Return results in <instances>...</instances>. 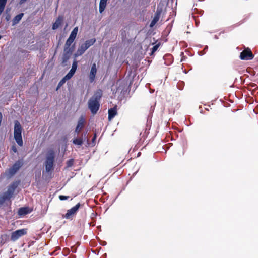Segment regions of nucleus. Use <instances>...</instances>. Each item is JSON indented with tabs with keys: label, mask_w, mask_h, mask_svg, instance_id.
Masks as SVG:
<instances>
[{
	"label": "nucleus",
	"mask_w": 258,
	"mask_h": 258,
	"mask_svg": "<svg viewBox=\"0 0 258 258\" xmlns=\"http://www.w3.org/2000/svg\"><path fill=\"white\" fill-rule=\"evenodd\" d=\"M137 87H138V86H137V85H136V86H134V88H133V92H134V91H135V90L136 89V88H137Z\"/></svg>",
	"instance_id": "nucleus-45"
},
{
	"label": "nucleus",
	"mask_w": 258,
	"mask_h": 258,
	"mask_svg": "<svg viewBox=\"0 0 258 258\" xmlns=\"http://www.w3.org/2000/svg\"><path fill=\"white\" fill-rule=\"evenodd\" d=\"M17 187V184L16 183H13L8 188L7 191L4 194V195L6 198L10 199L12 196L15 189Z\"/></svg>",
	"instance_id": "nucleus-11"
},
{
	"label": "nucleus",
	"mask_w": 258,
	"mask_h": 258,
	"mask_svg": "<svg viewBox=\"0 0 258 258\" xmlns=\"http://www.w3.org/2000/svg\"><path fill=\"white\" fill-rule=\"evenodd\" d=\"M139 146H139V145H138V144H135V147H134V149H133V152H134V151H136V150L138 148V147H139Z\"/></svg>",
	"instance_id": "nucleus-40"
},
{
	"label": "nucleus",
	"mask_w": 258,
	"mask_h": 258,
	"mask_svg": "<svg viewBox=\"0 0 258 258\" xmlns=\"http://www.w3.org/2000/svg\"><path fill=\"white\" fill-rule=\"evenodd\" d=\"M30 212L29 208L28 207H23L19 209L18 213L19 215L22 216L27 214Z\"/></svg>",
	"instance_id": "nucleus-17"
},
{
	"label": "nucleus",
	"mask_w": 258,
	"mask_h": 258,
	"mask_svg": "<svg viewBox=\"0 0 258 258\" xmlns=\"http://www.w3.org/2000/svg\"><path fill=\"white\" fill-rule=\"evenodd\" d=\"M95 41L96 40L95 39H91L90 40H86L85 43L82 44L78 48L75 54V56L77 57L82 55L89 47L94 44Z\"/></svg>",
	"instance_id": "nucleus-5"
},
{
	"label": "nucleus",
	"mask_w": 258,
	"mask_h": 258,
	"mask_svg": "<svg viewBox=\"0 0 258 258\" xmlns=\"http://www.w3.org/2000/svg\"><path fill=\"white\" fill-rule=\"evenodd\" d=\"M253 57L254 55L252 54L251 50L249 48L244 49L240 52L239 55L240 59L244 60H252Z\"/></svg>",
	"instance_id": "nucleus-7"
},
{
	"label": "nucleus",
	"mask_w": 258,
	"mask_h": 258,
	"mask_svg": "<svg viewBox=\"0 0 258 258\" xmlns=\"http://www.w3.org/2000/svg\"><path fill=\"white\" fill-rule=\"evenodd\" d=\"M62 21V18L59 17L56 20L55 22L53 24V25L52 26V29L53 30L57 29L59 27V26L60 25V24H61Z\"/></svg>",
	"instance_id": "nucleus-21"
},
{
	"label": "nucleus",
	"mask_w": 258,
	"mask_h": 258,
	"mask_svg": "<svg viewBox=\"0 0 258 258\" xmlns=\"http://www.w3.org/2000/svg\"><path fill=\"white\" fill-rule=\"evenodd\" d=\"M154 109H152V107L150 108V112L147 117V121L146 124V127L145 128L144 134L147 136L149 134V130L151 128L152 125V118L153 116V113Z\"/></svg>",
	"instance_id": "nucleus-8"
},
{
	"label": "nucleus",
	"mask_w": 258,
	"mask_h": 258,
	"mask_svg": "<svg viewBox=\"0 0 258 258\" xmlns=\"http://www.w3.org/2000/svg\"><path fill=\"white\" fill-rule=\"evenodd\" d=\"M206 110H207V111H209L208 108H206Z\"/></svg>",
	"instance_id": "nucleus-56"
},
{
	"label": "nucleus",
	"mask_w": 258,
	"mask_h": 258,
	"mask_svg": "<svg viewBox=\"0 0 258 258\" xmlns=\"http://www.w3.org/2000/svg\"><path fill=\"white\" fill-rule=\"evenodd\" d=\"M97 73V67L95 63L92 64L89 74V80L91 83H92L95 79L96 75Z\"/></svg>",
	"instance_id": "nucleus-12"
},
{
	"label": "nucleus",
	"mask_w": 258,
	"mask_h": 258,
	"mask_svg": "<svg viewBox=\"0 0 258 258\" xmlns=\"http://www.w3.org/2000/svg\"><path fill=\"white\" fill-rule=\"evenodd\" d=\"M69 166H71L72 164V161H69Z\"/></svg>",
	"instance_id": "nucleus-48"
},
{
	"label": "nucleus",
	"mask_w": 258,
	"mask_h": 258,
	"mask_svg": "<svg viewBox=\"0 0 258 258\" xmlns=\"http://www.w3.org/2000/svg\"><path fill=\"white\" fill-rule=\"evenodd\" d=\"M117 114L116 107L110 108L108 110V120L111 121Z\"/></svg>",
	"instance_id": "nucleus-16"
},
{
	"label": "nucleus",
	"mask_w": 258,
	"mask_h": 258,
	"mask_svg": "<svg viewBox=\"0 0 258 258\" xmlns=\"http://www.w3.org/2000/svg\"><path fill=\"white\" fill-rule=\"evenodd\" d=\"M163 11V5L160 6V3L157 5V10L154 14V16L151 20L149 26L152 28L154 27L155 24L158 22L159 20L161 14Z\"/></svg>",
	"instance_id": "nucleus-6"
},
{
	"label": "nucleus",
	"mask_w": 258,
	"mask_h": 258,
	"mask_svg": "<svg viewBox=\"0 0 258 258\" xmlns=\"http://www.w3.org/2000/svg\"><path fill=\"white\" fill-rule=\"evenodd\" d=\"M87 131L83 133L81 137H80V138H83V141H85L86 140V139H87Z\"/></svg>",
	"instance_id": "nucleus-35"
},
{
	"label": "nucleus",
	"mask_w": 258,
	"mask_h": 258,
	"mask_svg": "<svg viewBox=\"0 0 258 258\" xmlns=\"http://www.w3.org/2000/svg\"><path fill=\"white\" fill-rule=\"evenodd\" d=\"M102 95V92L101 90H98L88 101V108L93 114H96L99 109V101Z\"/></svg>",
	"instance_id": "nucleus-1"
},
{
	"label": "nucleus",
	"mask_w": 258,
	"mask_h": 258,
	"mask_svg": "<svg viewBox=\"0 0 258 258\" xmlns=\"http://www.w3.org/2000/svg\"><path fill=\"white\" fill-rule=\"evenodd\" d=\"M78 31V27H75L73 29V30H72V31L71 32V34L69 38L74 40L76 37L77 35Z\"/></svg>",
	"instance_id": "nucleus-19"
},
{
	"label": "nucleus",
	"mask_w": 258,
	"mask_h": 258,
	"mask_svg": "<svg viewBox=\"0 0 258 258\" xmlns=\"http://www.w3.org/2000/svg\"><path fill=\"white\" fill-rule=\"evenodd\" d=\"M8 9H7L5 11V19L7 21H9L11 19V15Z\"/></svg>",
	"instance_id": "nucleus-31"
},
{
	"label": "nucleus",
	"mask_w": 258,
	"mask_h": 258,
	"mask_svg": "<svg viewBox=\"0 0 258 258\" xmlns=\"http://www.w3.org/2000/svg\"><path fill=\"white\" fill-rule=\"evenodd\" d=\"M141 153L140 152L138 153L137 157H139L141 155Z\"/></svg>",
	"instance_id": "nucleus-50"
},
{
	"label": "nucleus",
	"mask_w": 258,
	"mask_h": 258,
	"mask_svg": "<svg viewBox=\"0 0 258 258\" xmlns=\"http://www.w3.org/2000/svg\"><path fill=\"white\" fill-rule=\"evenodd\" d=\"M107 3L100 1L99 3V12L102 13L105 10Z\"/></svg>",
	"instance_id": "nucleus-23"
},
{
	"label": "nucleus",
	"mask_w": 258,
	"mask_h": 258,
	"mask_svg": "<svg viewBox=\"0 0 258 258\" xmlns=\"http://www.w3.org/2000/svg\"><path fill=\"white\" fill-rule=\"evenodd\" d=\"M67 80H68V79H65V77H64V78L58 83V87H59L62 84H63Z\"/></svg>",
	"instance_id": "nucleus-34"
},
{
	"label": "nucleus",
	"mask_w": 258,
	"mask_h": 258,
	"mask_svg": "<svg viewBox=\"0 0 258 258\" xmlns=\"http://www.w3.org/2000/svg\"><path fill=\"white\" fill-rule=\"evenodd\" d=\"M187 58V57L185 56H183L181 57L180 62H183L185 60V59Z\"/></svg>",
	"instance_id": "nucleus-39"
},
{
	"label": "nucleus",
	"mask_w": 258,
	"mask_h": 258,
	"mask_svg": "<svg viewBox=\"0 0 258 258\" xmlns=\"http://www.w3.org/2000/svg\"><path fill=\"white\" fill-rule=\"evenodd\" d=\"M225 31H223L220 32L219 35H221V34L224 33Z\"/></svg>",
	"instance_id": "nucleus-51"
},
{
	"label": "nucleus",
	"mask_w": 258,
	"mask_h": 258,
	"mask_svg": "<svg viewBox=\"0 0 258 258\" xmlns=\"http://www.w3.org/2000/svg\"><path fill=\"white\" fill-rule=\"evenodd\" d=\"M160 45V44L158 43L153 46V47L151 49L150 55H152V54H153L158 50Z\"/></svg>",
	"instance_id": "nucleus-27"
},
{
	"label": "nucleus",
	"mask_w": 258,
	"mask_h": 258,
	"mask_svg": "<svg viewBox=\"0 0 258 258\" xmlns=\"http://www.w3.org/2000/svg\"><path fill=\"white\" fill-rule=\"evenodd\" d=\"M59 198L60 200H65L68 199L69 197L61 195V196H59Z\"/></svg>",
	"instance_id": "nucleus-36"
},
{
	"label": "nucleus",
	"mask_w": 258,
	"mask_h": 258,
	"mask_svg": "<svg viewBox=\"0 0 258 258\" xmlns=\"http://www.w3.org/2000/svg\"><path fill=\"white\" fill-rule=\"evenodd\" d=\"M131 41H132V40L130 39V43L131 42Z\"/></svg>",
	"instance_id": "nucleus-57"
},
{
	"label": "nucleus",
	"mask_w": 258,
	"mask_h": 258,
	"mask_svg": "<svg viewBox=\"0 0 258 258\" xmlns=\"http://www.w3.org/2000/svg\"><path fill=\"white\" fill-rule=\"evenodd\" d=\"M180 56H181V57H182V56H184V53H183V52H181L180 53Z\"/></svg>",
	"instance_id": "nucleus-49"
},
{
	"label": "nucleus",
	"mask_w": 258,
	"mask_h": 258,
	"mask_svg": "<svg viewBox=\"0 0 258 258\" xmlns=\"http://www.w3.org/2000/svg\"><path fill=\"white\" fill-rule=\"evenodd\" d=\"M100 1H102V2H106V3H107V1L108 0H100Z\"/></svg>",
	"instance_id": "nucleus-52"
},
{
	"label": "nucleus",
	"mask_w": 258,
	"mask_h": 258,
	"mask_svg": "<svg viewBox=\"0 0 258 258\" xmlns=\"http://www.w3.org/2000/svg\"><path fill=\"white\" fill-rule=\"evenodd\" d=\"M173 21L172 22H171L170 23L168 24L166 29L164 31V33L166 36L169 35V34H170V33L172 30V28L173 27Z\"/></svg>",
	"instance_id": "nucleus-20"
},
{
	"label": "nucleus",
	"mask_w": 258,
	"mask_h": 258,
	"mask_svg": "<svg viewBox=\"0 0 258 258\" xmlns=\"http://www.w3.org/2000/svg\"><path fill=\"white\" fill-rule=\"evenodd\" d=\"M83 142L84 141H83V138H80L74 139L73 140V143L74 144L79 145V146L83 144Z\"/></svg>",
	"instance_id": "nucleus-24"
},
{
	"label": "nucleus",
	"mask_w": 258,
	"mask_h": 258,
	"mask_svg": "<svg viewBox=\"0 0 258 258\" xmlns=\"http://www.w3.org/2000/svg\"><path fill=\"white\" fill-rule=\"evenodd\" d=\"M75 71L73 70L72 69H71L70 71L68 72V73L64 76L65 79H70L72 76L74 75L75 73Z\"/></svg>",
	"instance_id": "nucleus-26"
},
{
	"label": "nucleus",
	"mask_w": 258,
	"mask_h": 258,
	"mask_svg": "<svg viewBox=\"0 0 258 258\" xmlns=\"http://www.w3.org/2000/svg\"><path fill=\"white\" fill-rule=\"evenodd\" d=\"M197 46L198 47L201 48V47H202V45H201V44H198V45H197Z\"/></svg>",
	"instance_id": "nucleus-47"
},
{
	"label": "nucleus",
	"mask_w": 258,
	"mask_h": 258,
	"mask_svg": "<svg viewBox=\"0 0 258 258\" xmlns=\"http://www.w3.org/2000/svg\"><path fill=\"white\" fill-rule=\"evenodd\" d=\"M203 110H201V111H200V113H203Z\"/></svg>",
	"instance_id": "nucleus-55"
},
{
	"label": "nucleus",
	"mask_w": 258,
	"mask_h": 258,
	"mask_svg": "<svg viewBox=\"0 0 258 258\" xmlns=\"http://www.w3.org/2000/svg\"><path fill=\"white\" fill-rule=\"evenodd\" d=\"M27 0H20V3L21 4L24 3V2H25L26 1H27Z\"/></svg>",
	"instance_id": "nucleus-41"
},
{
	"label": "nucleus",
	"mask_w": 258,
	"mask_h": 258,
	"mask_svg": "<svg viewBox=\"0 0 258 258\" xmlns=\"http://www.w3.org/2000/svg\"><path fill=\"white\" fill-rule=\"evenodd\" d=\"M214 38L215 39H219V37H218V36L217 35H214Z\"/></svg>",
	"instance_id": "nucleus-43"
},
{
	"label": "nucleus",
	"mask_w": 258,
	"mask_h": 258,
	"mask_svg": "<svg viewBox=\"0 0 258 258\" xmlns=\"http://www.w3.org/2000/svg\"><path fill=\"white\" fill-rule=\"evenodd\" d=\"M22 128L20 122L18 120L15 121L14 137L16 142L20 146H22L23 144L22 137Z\"/></svg>",
	"instance_id": "nucleus-3"
},
{
	"label": "nucleus",
	"mask_w": 258,
	"mask_h": 258,
	"mask_svg": "<svg viewBox=\"0 0 258 258\" xmlns=\"http://www.w3.org/2000/svg\"><path fill=\"white\" fill-rule=\"evenodd\" d=\"M78 67V62L76 60H74L73 62L72 66L71 69L76 71V69Z\"/></svg>",
	"instance_id": "nucleus-32"
},
{
	"label": "nucleus",
	"mask_w": 258,
	"mask_h": 258,
	"mask_svg": "<svg viewBox=\"0 0 258 258\" xmlns=\"http://www.w3.org/2000/svg\"><path fill=\"white\" fill-rule=\"evenodd\" d=\"M6 200H9L6 198V197L3 195L0 197V205L2 204Z\"/></svg>",
	"instance_id": "nucleus-33"
},
{
	"label": "nucleus",
	"mask_w": 258,
	"mask_h": 258,
	"mask_svg": "<svg viewBox=\"0 0 258 258\" xmlns=\"http://www.w3.org/2000/svg\"><path fill=\"white\" fill-rule=\"evenodd\" d=\"M22 165L20 161H18L15 163L13 166L10 168L9 170V172L10 175H13L17 171L20 169Z\"/></svg>",
	"instance_id": "nucleus-13"
},
{
	"label": "nucleus",
	"mask_w": 258,
	"mask_h": 258,
	"mask_svg": "<svg viewBox=\"0 0 258 258\" xmlns=\"http://www.w3.org/2000/svg\"><path fill=\"white\" fill-rule=\"evenodd\" d=\"M26 233L27 230L26 229H22L16 230L12 233L11 236V240L13 241H15L20 237L25 235Z\"/></svg>",
	"instance_id": "nucleus-9"
},
{
	"label": "nucleus",
	"mask_w": 258,
	"mask_h": 258,
	"mask_svg": "<svg viewBox=\"0 0 258 258\" xmlns=\"http://www.w3.org/2000/svg\"><path fill=\"white\" fill-rule=\"evenodd\" d=\"M121 35H122V36L123 37H125L126 36V34H125V31H123V30H122L121 31Z\"/></svg>",
	"instance_id": "nucleus-38"
},
{
	"label": "nucleus",
	"mask_w": 258,
	"mask_h": 258,
	"mask_svg": "<svg viewBox=\"0 0 258 258\" xmlns=\"http://www.w3.org/2000/svg\"><path fill=\"white\" fill-rule=\"evenodd\" d=\"M208 49V46L207 45H206V46H205L203 50H202V51H198V54L199 56H202V55H204L206 53V52L207 51Z\"/></svg>",
	"instance_id": "nucleus-30"
},
{
	"label": "nucleus",
	"mask_w": 258,
	"mask_h": 258,
	"mask_svg": "<svg viewBox=\"0 0 258 258\" xmlns=\"http://www.w3.org/2000/svg\"><path fill=\"white\" fill-rule=\"evenodd\" d=\"M184 85H185V83L184 81H179L177 84V88L179 90H182L183 89Z\"/></svg>",
	"instance_id": "nucleus-28"
},
{
	"label": "nucleus",
	"mask_w": 258,
	"mask_h": 258,
	"mask_svg": "<svg viewBox=\"0 0 258 258\" xmlns=\"http://www.w3.org/2000/svg\"><path fill=\"white\" fill-rule=\"evenodd\" d=\"M7 0H0V15L4 10Z\"/></svg>",
	"instance_id": "nucleus-22"
},
{
	"label": "nucleus",
	"mask_w": 258,
	"mask_h": 258,
	"mask_svg": "<svg viewBox=\"0 0 258 258\" xmlns=\"http://www.w3.org/2000/svg\"><path fill=\"white\" fill-rule=\"evenodd\" d=\"M95 136H94V137L93 138V140H95Z\"/></svg>",
	"instance_id": "nucleus-54"
},
{
	"label": "nucleus",
	"mask_w": 258,
	"mask_h": 258,
	"mask_svg": "<svg viewBox=\"0 0 258 258\" xmlns=\"http://www.w3.org/2000/svg\"><path fill=\"white\" fill-rule=\"evenodd\" d=\"M74 40L73 39H71V38H68V39H67L66 42V44H65V50L66 49H68L69 48V47L70 46V45H71V44L74 42Z\"/></svg>",
	"instance_id": "nucleus-29"
},
{
	"label": "nucleus",
	"mask_w": 258,
	"mask_h": 258,
	"mask_svg": "<svg viewBox=\"0 0 258 258\" xmlns=\"http://www.w3.org/2000/svg\"><path fill=\"white\" fill-rule=\"evenodd\" d=\"M80 206V203H78L71 209L68 210L67 213L63 216V217L67 219L72 218L76 214Z\"/></svg>",
	"instance_id": "nucleus-10"
},
{
	"label": "nucleus",
	"mask_w": 258,
	"mask_h": 258,
	"mask_svg": "<svg viewBox=\"0 0 258 258\" xmlns=\"http://www.w3.org/2000/svg\"><path fill=\"white\" fill-rule=\"evenodd\" d=\"M85 119L83 116L80 117L77 125L76 126L75 132L79 133L84 126Z\"/></svg>",
	"instance_id": "nucleus-14"
},
{
	"label": "nucleus",
	"mask_w": 258,
	"mask_h": 258,
	"mask_svg": "<svg viewBox=\"0 0 258 258\" xmlns=\"http://www.w3.org/2000/svg\"><path fill=\"white\" fill-rule=\"evenodd\" d=\"M12 150L15 153H16L17 152V149L15 146H13L12 147Z\"/></svg>",
	"instance_id": "nucleus-37"
},
{
	"label": "nucleus",
	"mask_w": 258,
	"mask_h": 258,
	"mask_svg": "<svg viewBox=\"0 0 258 258\" xmlns=\"http://www.w3.org/2000/svg\"><path fill=\"white\" fill-rule=\"evenodd\" d=\"M250 15V14H249L248 15L245 16V18L242 20H241L240 22H238V23L232 25V27H235L238 26L240 25L241 24L244 23L249 18Z\"/></svg>",
	"instance_id": "nucleus-25"
},
{
	"label": "nucleus",
	"mask_w": 258,
	"mask_h": 258,
	"mask_svg": "<svg viewBox=\"0 0 258 258\" xmlns=\"http://www.w3.org/2000/svg\"><path fill=\"white\" fill-rule=\"evenodd\" d=\"M183 72L185 74H187L188 73V71H186L185 69L183 70Z\"/></svg>",
	"instance_id": "nucleus-46"
},
{
	"label": "nucleus",
	"mask_w": 258,
	"mask_h": 258,
	"mask_svg": "<svg viewBox=\"0 0 258 258\" xmlns=\"http://www.w3.org/2000/svg\"><path fill=\"white\" fill-rule=\"evenodd\" d=\"M137 172H138V170H137V171H136V172H135L133 174V177H134L136 175V174H137Z\"/></svg>",
	"instance_id": "nucleus-44"
},
{
	"label": "nucleus",
	"mask_w": 258,
	"mask_h": 258,
	"mask_svg": "<svg viewBox=\"0 0 258 258\" xmlns=\"http://www.w3.org/2000/svg\"><path fill=\"white\" fill-rule=\"evenodd\" d=\"M23 15H24L23 13H20V14L17 15V16H16L13 20V24H12L13 26H14V25H16L17 24H18L21 20Z\"/></svg>",
	"instance_id": "nucleus-18"
},
{
	"label": "nucleus",
	"mask_w": 258,
	"mask_h": 258,
	"mask_svg": "<svg viewBox=\"0 0 258 258\" xmlns=\"http://www.w3.org/2000/svg\"><path fill=\"white\" fill-rule=\"evenodd\" d=\"M164 60V64L166 66H170L173 62V59L172 56L170 54H167L165 55L163 57Z\"/></svg>",
	"instance_id": "nucleus-15"
},
{
	"label": "nucleus",
	"mask_w": 258,
	"mask_h": 258,
	"mask_svg": "<svg viewBox=\"0 0 258 258\" xmlns=\"http://www.w3.org/2000/svg\"><path fill=\"white\" fill-rule=\"evenodd\" d=\"M143 57L142 49L137 50L134 52L132 58L130 59V77L132 75L133 71L135 72L133 77L135 75V71L139 67L140 61L143 59Z\"/></svg>",
	"instance_id": "nucleus-2"
},
{
	"label": "nucleus",
	"mask_w": 258,
	"mask_h": 258,
	"mask_svg": "<svg viewBox=\"0 0 258 258\" xmlns=\"http://www.w3.org/2000/svg\"><path fill=\"white\" fill-rule=\"evenodd\" d=\"M132 177H130V181L132 180Z\"/></svg>",
	"instance_id": "nucleus-53"
},
{
	"label": "nucleus",
	"mask_w": 258,
	"mask_h": 258,
	"mask_svg": "<svg viewBox=\"0 0 258 258\" xmlns=\"http://www.w3.org/2000/svg\"><path fill=\"white\" fill-rule=\"evenodd\" d=\"M54 160V153L52 150H50L48 152L46 159L45 162V167L46 172H49L52 170L53 166V163Z\"/></svg>",
	"instance_id": "nucleus-4"
},
{
	"label": "nucleus",
	"mask_w": 258,
	"mask_h": 258,
	"mask_svg": "<svg viewBox=\"0 0 258 258\" xmlns=\"http://www.w3.org/2000/svg\"><path fill=\"white\" fill-rule=\"evenodd\" d=\"M130 90H131V88H132V83H133V81L130 80Z\"/></svg>",
	"instance_id": "nucleus-42"
}]
</instances>
